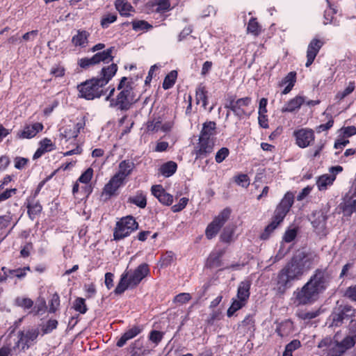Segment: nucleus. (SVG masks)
<instances>
[{
    "label": "nucleus",
    "instance_id": "f257e3e1",
    "mask_svg": "<svg viewBox=\"0 0 356 356\" xmlns=\"http://www.w3.org/2000/svg\"><path fill=\"white\" fill-rule=\"evenodd\" d=\"M318 262L317 255L312 252L297 251L291 261L280 271L277 275L279 291L284 293L291 287V282L298 280L303 274Z\"/></svg>",
    "mask_w": 356,
    "mask_h": 356
},
{
    "label": "nucleus",
    "instance_id": "f03ea898",
    "mask_svg": "<svg viewBox=\"0 0 356 356\" xmlns=\"http://www.w3.org/2000/svg\"><path fill=\"white\" fill-rule=\"evenodd\" d=\"M332 279L327 268H317L305 285L294 293L298 305H309L316 301L328 287Z\"/></svg>",
    "mask_w": 356,
    "mask_h": 356
},
{
    "label": "nucleus",
    "instance_id": "7ed1b4c3",
    "mask_svg": "<svg viewBox=\"0 0 356 356\" xmlns=\"http://www.w3.org/2000/svg\"><path fill=\"white\" fill-rule=\"evenodd\" d=\"M127 77H122L117 87L120 90L116 98L111 99L115 88H112L106 100L110 101L111 107H117L120 111H128L138 99L136 97L131 83L127 82Z\"/></svg>",
    "mask_w": 356,
    "mask_h": 356
},
{
    "label": "nucleus",
    "instance_id": "20e7f679",
    "mask_svg": "<svg viewBox=\"0 0 356 356\" xmlns=\"http://www.w3.org/2000/svg\"><path fill=\"white\" fill-rule=\"evenodd\" d=\"M293 202V194L291 192H287L280 203L277 206L271 222L266 227L264 233L261 235L262 239L268 238L270 234L283 221L292 207Z\"/></svg>",
    "mask_w": 356,
    "mask_h": 356
},
{
    "label": "nucleus",
    "instance_id": "39448f33",
    "mask_svg": "<svg viewBox=\"0 0 356 356\" xmlns=\"http://www.w3.org/2000/svg\"><path fill=\"white\" fill-rule=\"evenodd\" d=\"M355 345V341L351 338H344L341 342L332 341L331 339L326 338L323 339L318 345L321 348H327V355L330 356H341L348 349Z\"/></svg>",
    "mask_w": 356,
    "mask_h": 356
},
{
    "label": "nucleus",
    "instance_id": "423d86ee",
    "mask_svg": "<svg viewBox=\"0 0 356 356\" xmlns=\"http://www.w3.org/2000/svg\"><path fill=\"white\" fill-rule=\"evenodd\" d=\"M103 86L97 78H94L79 85L78 90L81 97L90 100L102 96Z\"/></svg>",
    "mask_w": 356,
    "mask_h": 356
},
{
    "label": "nucleus",
    "instance_id": "0eeeda50",
    "mask_svg": "<svg viewBox=\"0 0 356 356\" xmlns=\"http://www.w3.org/2000/svg\"><path fill=\"white\" fill-rule=\"evenodd\" d=\"M138 222L132 216L122 218L116 224L114 231V239L120 240L129 235L133 231L138 229Z\"/></svg>",
    "mask_w": 356,
    "mask_h": 356
},
{
    "label": "nucleus",
    "instance_id": "6e6552de",
    "mask_svg": "<svg viewBox=\"0 0 356 356\" xmlns=\"http://www.w3.org/2000/svg\"><path fill=\"white\" fill-rule=\"evenodd\" d=\"M356 314V309L348 305H340L337 307L332 314V326H341L344 320L353 319Z\"/></svg>",
    "mask_w": 356,
    "mask_h": 356
},
{
    "label": "nucleus",
    "instance_id": "1a4fd4ad",
    "mask_svg": "<svg viewBox=\"0 0 356 356\" xmlns=\"http://www.w3.org/2000/svg\"><path fill=\"white\" fill-rule=\"evenodd\" d=\"M230 213L231 210L229 209H223L207 226L205 234L208 239H211L218 234L220 229L229 218Z\"/></svg>",
    "mask_w": 356,
    "mask_h": 356
},
{
    "label": "nucleus",
    "instance_id": "9d476101",
    "mask_svg": "<svg viewBox=\"0 0 356 356\" xmlns=\"http://www.w3.org/2000/svg\"><path fill=\"white\" fill-rule=\"evenodd\" d=\"M38 330L35 328L18 332V341L15 346L18 348H21L22 350L29 348L32 342L38 337Z\"/></svg>",
    "mask_w": 356,
    "mask_h": 356
},
{
    "label": "nucleus",
    "instance_id": "9b49d317",
    "mask_svg": "<svg viewBox=\"0 0 356 356\" xmlns=\"http://www.w3.org/2000/svg\"><path fill=\"white\" fill-rule=\"evenodd\" d=\"M293 135L296 137V143L300 147L309 146L314 140V134L312 130L302 129L294 131Z\"/></svg>",
    "mask_w": 356,
    "mask_h": 356
},
{
    "label": "nucleus",
    "instance_id": "f8f14e48",
    "mask_svg": "<svg viewBox=\"0 0 356 356\" xmlns=\"http://www.w3.org/2000/svg\"><path fill=\"white\" fill-rule=\"evenodd\" d=\"M327 216L323 211H316L312 214L311 222L316 232L324 234Z\"/></svg>",
    "mask_w": 356,
    "mask_h": 356
},
{
    "label": "nucleus",
    "instance_id": "ddd939ff",
    "mask_svg": "<svg viewBox=\"0 0 356 356\" xmlns=\"http://www.w3.org/2000/svg\"><path fill=\"white\" fill-rule=\"evenodd\" d=\"M149 273V269L147 264L139 265L130 275H128L129 284L136 287Z\"/></svg>",
    "mask_w": 356,
    "mask_h": 356
},
{
    "label": "nucleus",
    "instance_id": "4468645a",
    "mask_svg": "<svg viewBox=\"0 0 356 356\" xmlns=\"http://www.w3.org/2000/svg\"><path fill=\"white\" fill-rule=\"evenodd\" d=\"M323 42L318 39H313L308 45L307 51V63L306 67H309L314 62L319 50L322 47Z\"/></svg>",
    "mask_w": 356,
    "mask_h": 356
},
{
    "label": "nucleus",
    "instance_id": "2eb2a0df",
    "mask_svg": "<svg viewBox=\"0 0 356 356\" xmlns=\"http://www.w3.org/2000/svg\"><path fill=\"white\" fill-rule=\"evenodd\" d=\"M214 147L213 138H199L197 149L196 150L197 158L201 156H207L211 153Z\"/></svg>",
    "mask_w": 356,
    "mask_h": 356
},
{
    "label": "nucleus",
    "instance_id": "dca6fc26",
    "mask_svg": "<svg viewBox=\"0 0 356 356\" xmlns=\"http://www.w3.org/2000/svg\"><path fill=\"white\" fill-rule=\"evenodd\" d=\"M43 129L42 124L36 122L33 124L26 125L24 129L17 133L19 138H31Z\"/></svg>",
    "mask_w": 356,
    "mask_h": 356
},
{
    "label": "nucleus",
    "instance_id": "f3484780",
    "mask_svg": "<svg viewBox=\"0 0 356 356\" xmlns=\"http://www.w3.org/2000/svg\"><path fill=\"white\" fill-rule=\"evenodd\" d=\"M152 194L160 202L165 205H170L173 201V197L167 193L161 185H155L152 187Z\"/></svg>",
    "mask_w": 356,
    "mask_h": 356
},
{
    "label": "nucleus",
    "instance_id": "a211bd4d",
    "mask_svg": "<svg viewBox=\"0 0 356 356\" xmlns=\"http://www.w3.org/2000/svg\"><path fill=\"white\" fill-rule=\"evenodd\" d=\"M118 70V66L115 63H112L111 65L103 67L102 70L100 78H97L99 80L100 85H106L111 78L115 74Z\"/></svg>",
    "mask_w": 356,
    "mask_h": 356
},
{
    "label": "nucleus",
    "instance_id": "6ab92c4d",
    "mask_svg": "<svg viewBox=\"0 0 356 356\" xmlns=\"http://www.w3.org/2000/svg\"><path fill=\"white\" fill-rule=\"evenodd\" d=\"M90 33L85 30H79L77 34L72 38V42L75 47H85L88 43Z\"/></svg>",
    "mask_w": 356,
    "mask_h": 356
},
{
    "label": "nucleus",
    "instance_id": "aec40b11",
    "mask_svg": "<svg viewBox=\"0 0 356 356\" xmlns=\"http://www.w3.org/2000/svg\"><path fill=\"white\" fill-rule=\"evenodd\" d=\"M304 102L305 98L303 97L296 96L288 102V103L282 108V112H293L295 110L300 108Z\"/></svg>",
    "mask_w": 356,
    "mask_h": 356
},
{
    "label": "nucleus",
    "instance_id": "412c9836",
    "mask_svg": "<svg viewBox=\"0 0 356 356\" xmlns=\"http://www.w3.org/2000/svg\"><path fill=\"white\" fill-rule=\"evenodd\" d=\"M216 134V124L213 121L206 122L203 124L200 137L213 138Z\"/></svg>",
    "mask_w": 356,
    "mask_h": 356
},
{
    "label": "nucleus",
    "instance_id": "4be33fe9",
    "mask_svg": "<svg viewBox=\"0 0 356 356\" xmlns=\"http://www.w3.org/2000/svg\"><path fill=\"white\" fill-rule=\"evenodd\" d=\"M141 332V329L137 326H134L125 332L120 339L118 341L116 345L118 347H122L127 341L133 339Z\"/></svg>",
    "mask_w": 356,
    "mask_h": 356
},
{
    "label": "nucleus",
    "instance_id": "5701e85b",
    "mask_svg": "<svg viewBox=\"0 0 356 356\" xmlns=\"http://www.w3.org/2000/svg\"><path fill=\"white\" fill-rule=\"evenodd\" d=\"M113 47H111L107 49L105 51L102 52H98L95 54L92 58L95 63V64H98L100 62H104L105 63H108L113 60V56H112Z\"/></svg>",
    "mask_w": 356,
    "mask_h": 356
},
{
    "label": "nucleus",
    "instance_id": "b1692460",
    "mask_svg": "<svg viewBox=\"0 0 356 356\" xmlns=\"http://www.w3.org/2000/svg\"><path fill=\"white\" fill-rule=\"evenodd\" d=\"M296 81V73L295 72H289L280 83V86L287 84L286 87L282 92V95L288 94L293 88Z\"/></svg>",
    "mask_w": 356,
    "mask_h": 356
},
{
    "label": "nucleus",
    "instance_id": "393cba45",
    "mask_svg": "<svg viewBox=\"0 0 356 356\" xmlns=\"http://www.w3.org/2000/svg\"><path fill=\"white\" fill-rule=\"evenodd\" d=\"M251 282L249 280L241 282L238 286L237 297L242 301H246L250 296V289Z\"/></svg>",
    "mask_w": 356,
    "mask_h": 356
},
{
    "label": "nucleus",
    "instance_id": "a878e982",
    "mask_svg": "<svg viewBox=\"0 0 356 356\" xmlns=\"http://www.w3.org/2000/svg\"><path fill=\"white\" fill-rule=\"evenodd\" d=\"M134 166L135 165L132 161H122L119 164V171L117 173L125 179L131 173Z\"/></svg>",
    "mask_w": 356,
    "mask_h": 356
},
{
    "label": "nucleus",
    "instance_id": "bb28decb",
    "mask_svg": "<svg viewBox=\"0 0 356 356\" xmlns=\"http://www.w3.org/2000/svg\"><path fill=\"white\" fill-rule=\"evenodd\" d=\"M116 9L120 12L121 15H129V11H134L132 6L126 0H116L115 3Z\"/></svg>",
    "mask_w": 356,
    "mask_h": 356
},
{
    "label": "nucleus",
    "instance_id": "cd10ccee",
    "mask_svg": "<svg viewBox=\"0 0 356 356\" xmlns=\"http://www.w3.org/2000/svg\"><path fill=\"white\" fill-rule=\"evenodd\" d=\"M128 288H134V286L129 284L128 273H127L122 275L120 281L115 289V293L116 294H122Z\"/></svg>",
    "mask_w": 356,
    "mask_h": 356
},
{
    "label": "nucleus",
    "instance_id": "c85d7f7f",
    "mask_svg": "<svg viewBox=\"0 0 356 356\" xmlns=\"http://www.w3.org/2000/svg\"><path fill=\"white\" fill-rule=\"evenodd\" d=\"M335 179L334 175H323L318 177L316 184L320 191L325 190Z\"/></svg>",
    "mask_w": 356,
    "mask_h": 356
},
{
    "label": "nucleus",
    "instance_id": "c756f323",
    "mask_svg": "<svg viewBox=\"0 0 356 356\" xmlns=\"http://www.w3.org/2000/svg\"><path fill=\"white\" fill-rule=\"evenodd\" d=\"M177 167L175 162L168 161L161 166L160 172L165 177H170L175 172Z\"/></svg>",
    "mask_w": 356,
    "mask_h": 356
},
{
    "label": "nucleus",
    "instance_id": "7c9ffc66",
    "mask_svg": "<svg viewBox=\"0 0 356 356\" xmlns=\"http://www.w3.org/2000/svg\"><path fill=\"white\" fill-rule=\"evenodd\" d=\"M60 138L67 142L70 138H76L77 137L75 131L72 129L71 126H66L60 129Z\"/></svg>",
    "mask_w": 356,
    "mask_h": 356
},
{
    "label": "nucleus",
    "instance_id": "2f4dec72",
    "mask_svg": "<svg viewBox=\"0 0 356 356\" xmlns=\"http://www.w3.org/2000/svg\"><path fill=\"white\" fill-rule=\"evenodd\" d=\"M128 201L142 209L147 205L146 197L142 193H138L136 195L130 197Z\"/></svg>",
    "mask_w": 356,
    "mask_h": 356
},
{
    "label": "nucleus",
    "instance_id": "473e14b6",
    "mask_svg": "<svg viewBox=\"0 0 356 356\" xmlns=\"http://www.w3.org/2000/svg\"><path fill=\"white\" fill-rule=\"evenodd\" d=\"M176 259L175 254L172 251H168L163 254L161 259V267H167L171 265Z\"/></svg>",
    "mask_w": 356,
    "mask_h": 356
},
{
    "label": "nucleus",
    "instance_id": "72a5a7b5",
    "mask_svg": "<svg viewBox=\"0 0 356 356\" xmlns=\"http://www.w3.org/2000/svg\"><path fill=\"white\" fill-rule=\"evenodd\" d=\"M344 216H350L356 211V200H348L346 201L342 207Z\"/></svg>",
    "mask_w": 356,
    "mask_h": 356
},
{
    "label": "nucleus",
    "instance_id": "f704fd0d",
    "mask_svg": "<svg viewBox=\"0 0 356 356\" xmlns=\"http://www.w3.org/2000/svg\"><path fill=\"white\" fill-rule=\"evenodd\" d=\"M177 76V72L175 70L171 71L164 79L163 83V88L165 90H168L172 87L175 83V80Z\"/></svg>",
    "mask_w": 356,
    "mask_h": 356
},
{
    "label": "nucleus",
    "instance_id": "c9c22d12",
    "mask_svg": "<svg viewBox=\"0 0 356 356\" xmlns=\"http://www.w3.org/2000/svg\"><path fill=\"white\" fill-rule=\"evenodd\" d=\"M15 304L24 309H29L33 306V301L29 298L17 297L15 300Z\"/></svg>",
    "mask_w": 356,
    "mask_h": 356
},
{
    "label": "nucleus",
    "instance_id": "e433bc0d",
    "mask_svg": "<svg viewBox=\"0 0 356 356\" xmlns=\"http://www.w3.org/2000/svg\"><path fill=\"white\" fill-rule=\"evenodd\" d=\"M220 254H211L207 259V266L213 268H218L221 266Z\"/></svg>",
    "mask_w": 356,
    "mask_h": 356
},
{
    "label": "nucleus",
    "instance_id": "4c0bfd02",
    "mask_svg": "<svg viewBox=\"0 0 356 356\" xmlns=\"http://www.w3.org/2000/svg\"><path fill=\"white\" fill-rule=\"evenodd\" d=\"M225 108H229L238 117H242L244 115H246V112L243 109H238L236 101H234V99L229 100V103L225 105Z\"/></svg>",
    "mask_w": 356,
    "mask_h": 356
},
{
    "label": "nucleus",
    "instance_id": "58836bf2",
    "mask_svg": "<svg viewBox=\"0 0 356 356\" xmlns=\"http://www.w3.org/2000/svg\"><path fill=\"white\" fill-rule=\"evenodd\" d=\"M132 28L135 31L149 30L152 26L145 20H137L132 22Z\"/></svg>",
    "mask_w": 356,
    "mask_h": 356
},
{
    "label": "nucleus",
    "instance_id": "ea45409f",
    "mask_svg": "<svg viewBox=\"0 0 356 356\" xmlns=\"http://www.w3.org/2000/svg\"><path fill=\"white\" fill-rule=\"evenodd\" d=\"M354 90H355V83H354V82H350L348 86L346 88L345 90H343V91H339V92H337V94L336 95L335 98L337 99H338L339 101H341L343 99H344L346 97H347L348 95L352 93Z\"/></svg>",
    "mask_w": 356,
    "mask_h": 356
},
{
    "label": "nucleus",
    "instance_id": "a19ab883",
    "mask_svg": "<svg viewBox=\"0 0 356 356\" xmlns=\"http://www.w3.org/2000/svg\"><path fill=\"white\" fill-rule=\"evenodd\" d=\"M196 99L197 103L202 102V106L206 108L207 104V91L204 87H199L196 91Z\"/></svg>",
    "mask_w": 356,
    "mask_h": 356
},
{
    "label": "nucleus",
    "instance_id": "79ce46f5",
    "mask_svg": "<svg viewBox=\"0 0 356 356\" xmlns=\"http://www.w3.org/2000/svg\"><path fill=\"white\" fill-rule=\"evenodd\" d=\"M60 306V297L57 293L52 295L49 302V312H56Z\"/></svg>",
    "mask_w": 356,
    "mask_h": 356
},
{
    "label": "nucleus",
    "instance_id": "37998d69",
    "mask_svg": "<svg viewBox=\"0 0 356 356\" xmlns=\"http://www.w3.org/2000/svg\"><path fill=\"white\" fill-rule=\"evenodd\" d=\"M117 19V15L113 14L104 15L101 19V26L103 29L108 27L109 24L115 22Z\"/></svg>",
    "mask_w": 356,
    "mask_h": 356
},
{
    "label": "nucleus",
    "instance_id": "c03bdc74",
    "mask_svg": "<svg viewBox=\"0 0 356 356\" xmlns=\"http://www.w3.org/2000/svg\"><path fill=\"white\" fill-rule=\"evenodd\" d=\"M73 307L81 314H85L87 311L85 300L82 298H78L75 300Z\"/></svg>",
    "mask_w": 356,
    "mask_h": 356
},
{
    "label": "nucleus",
    "instance_id": "a18cd8bd",
    "mask_svg": "<svg viewBox=\"0 0 356 356\" xmlns=\"http://www.w3.org/2000/svg\"><path fill=\"white\" fill-rule=\"evenodd\" d=\"M233 234L234 228L231 226H227L223 229L220 238L222 241L228 243L231 241Z\"/></svg>",
    "mask_w": 356,
    "mask_h": 356
},
{
    "label": "nucleus",
    "instance_id": "49530a36",
    "mask_svg": "<svg viewBox=\"0 0 356 356\" xmlns=\"http://www.w3.org/2000/svg\"><path fill=\"white\" fill-rule=\"evenodd\" d=\"M349 335L346 338H351L356 343V319H351L348 325Z\"/></svg>",
    "mask_w": 356,
    "mask_h": 356
},
{
    "label": "nucleus",
    "instance_id": "de8ad7c7",
    "mask_svg": "<svg viewBox=\"0 0 356 356\" xmlns=\"http://www.w3.org/2000/svg\"><path fill=\"white\" fill-rule=\"evenodd\" d=\"M161 122L160 118L154 119L152 121L148 122L147 129L149 131L158 132L161 130Z\"/></svg>",
    "mask_w": 356,
    "mask_h": 356
},
{
    "label": "nucleus",
    "instance_id": "09e8293b",
    "mask_svg": "<svg viewBox=\"0 0 356 356\" xmlns=\"http://www.w3.org/2000/svg\"><path fill=\"white\" fill-rule=\"evenodd\" d=\"M229 151L227 147L220 148L216 154V161L218 163L222 162L229 155Z\"/></svg>",
    "mask_w": 356,
    "mask_h": 356
},
{
    "label": "nucleus",
    "instance_id": "8fccbe9b",
    "mask_svg": "<svg viewBox=\"0 0 356 356\" xmlns=\"http://www.w3.org/2000/svg\"><path fill=\"white\" fill-rule=\"evenodd\" d=\"M191 299V296L188 293H181L177 295L173 301L175 303L184 304Z\"/></svg>",
    "mask_w": 356,
    "mask_h": 356
},
{
    "label": "nucleus",
    "instance_id": "3c124183",
    "mask_svg": "<svg viewBox=\"0 0 356 356\" xmlns=\"http://www.w3.org/2000/svg\"><path fill=\"white\" fill-rule=\"evenodd\" d=\"M78 64L81 68L83 69H87L90 66L96 65L92 57L81 58L79 60Z\"/></svg>",
    "mask_w": 356,
    "mask_h": 356
},
{
    "label": "nucleus",
    "instance_id": "603ef678",
    "mask_svg": "<svg viewBox=\"0 0 356 356\" xmlns=\"http://www.w3.org/2000/svg\"><path fill=\"white\" fill-rule=\"evenodd\" d=\"M169 8V0H158L157 8H156V11L157 13H163L168 10Z\"/></svg>",
    "mask_w": 356,
    "mask_h": 356
},
{
    "label": "nucleus",
    "instance_id": "864d4df0",
    "mask_svg": "<svg viewBox=\"0 0 356 356\" xmlns=\"http://www.w3.org/2000/svg\"><path fill=\"white\" fill-rule=\"evenodd\" d=\"M93 170L92 168H88L79 178V181L81 183H88L92 177Z\"/></svg>",
    "mask_w": 356,
    "mask_h": 356
},
{
    "label": "nucleus",
    "instance_id": "5fc2aeb1",
    "mask_svg": "<svg viewBox=\"0 0 356 356\" xmlns=\"http://www.w3.org/2000/svg\"><path fill=\"white\" fill-rule=\"evenodd\" d=\"M248 31L254 35L259 33V24L255 18H252L248 25Z\"/></svg>",
    "mask_w": 356,
    "mask_h": 356
},
{
    "label": "nucleus",
    "instance_id": "6e6d98bb",
    "mask_svg": "<svg viewBox=\"0 0 356 356\" xmlns=\"http://www.w3.org/2000/svg\"><path fill=\"white\" fill-rule=\"evenodd\" d=\"M188 202V199L186 197H182L180 199L179 202L177 204H175L172 207V210L173 212H179L184 209L187 203Z\"/></svg>",
    "mask_w": 356,
    "mask_h": 356
},
{
    "label": "nucleus",
    "instance_id": "4d7b16f0",
    "mask_svg": "<svg viewBox=\"0 0 356 356\" xmlns=\"http://www.w3.org/2000/svg\"><path fill=\"white\" fill-rule=\"evenodd\" d=\"M235 181L238 185H241L243 187H247L249 185L248 177L245 174H241L236 177Z\"/></svg>",
    "mask_w": 356,
    "mask_h": 356
},
{
    "label": "nucleus",
    "instance_id": "13d9d810",
    "mask_svg": "<svg viewBox=\"0 0 356 356\" xmlns=\"http://www.w3.org/2000/svg\"><path fill=\"white\" fill-rule=\"evenodd\" d=\"M297 235V231L295 229L287 230L284 236V240L286 243H290L294 240Z\"/></svg>",
    "mask_w": 356,
    "mask_h": 356
},
{
    "label": "nucleus",
    "instance_id": "bf43d9fd",
    "mask_svg": "<svg viewBox=\"0 0 356 356\" xmlns=\"http://www.w3.org/2000/svg\"><path fill=\"white\" fill-rule=\"evenodd\" d=\"M300 346V341L298 339H294L286 346L285 350H286L287 352L292 353L293 350L299 348Z\"/></svg>",
    "mask_w": 356,
    "mask_h": 356
},
{
    "label": "nucleus",
    "instance_id": "052dcab7",
    "mask_svg": "<svg viewBox=\"0 0 356 356\" xmlns=\"http://www.w3.org/2000/svg\"><path fill=\"white\" fill-rule=\"evenodd\" d=\"M163 335L162 333L159 331L153 330L151 332L149 335V339L156 343H159L162 339Z\"/></svg>",
    "mask_w": 356,
    "mask_h": 356
},
{
    "label": "nucleus",
    "instance_id": "680f3d73",
    "mask_svg": "<svg viewBox=\"0 0 356 356\" xmlns=\"http://www.w3.org/2000/svg\"><path fill=\"white\" fill-rule=\"evenodd\" d=\"M345 296L353 301H356V285L347 289Z\"/></svg>",
    "mask_w": 356,
    "mask_h": 356
},
{
    "label": "nucleus",
    "instance_id": "e2e57ef3",
    "mask_svg": "<svg viewBox=\"0 0 356 356\" xmlns=\"http://www.w3.org/2000/svg\"><path fill=\"white\" fill-rule=\"evenodd\" d=\"M118 189V188H117V187L115 186L111 181H109L104 186V192L107 195H111L114 194Z\"/></svg>",
    "mask_w": 356,
    "mask_h": 356
},
{
    "label": "nucleus",
    "instance_id": "0e129e2a",
    "mask_svg": "<svg viewBox=\"0 0 356 356\" xmlns=\"http://www.w3.org/2000/svg\"><path fill=\"white\" fill-rule=\"evenodd\" d=\"M40 147L43 148L45 152H48L53 149L54 145L50 139L46 138L40 142Z\"/></svg>",
    "mask_w": 356,
    "mask_h": 356
},
{
    "label": "nucleus",
    "instance_id": "69168bd1",
    "mask_svg": "<svg viewBox=\"0 0 356 356\" xmlns=\"http://www.w3.org/2000/svg\"><path fill=\"white\" fill-rule=\"evenodd\" d=\"M125 179L124 178H122V177L120 176V175H118V173H116L111 179V181L113 184V185L117 187V188H118L123 183L124 180Z\"/></svg>",
    "mask_w": 356,
    "mask_h": 356
},
{
    "label": "nucleus",
    "instance_id": "338daca9",
    "mask_svg": "<svg viewBox=\"0 0 356 356\" xmlns=\"http://www.w3.org/2000/svg\"><path fill=\"white\" fill-rule=\"evenodd\" d=\"M125 179L124 178H122V177L120 176V175H118V173H116L111 179V181L113 184V185L117 187V188H118L123 183L124 180Z\"/></svg>",
    "mask_w": 356,
    "mask_h": 356
},
{
    "label": "nucleus",
    "instance_id": "774afa93",
    "mask_svg": "<svg viewBox=\"0 0 356 356\" xmlns=\"http://www.w3.org/2000/svg\"><path fill=\"white\" fill-rule=\"evenodd\" d=\"M125 179L124 178H122V177L120 176V175H118V173H116L111 179V181L113 184V185L117 187V188H118L123 183L124 180Z\"/></svg>",
    "mask_w": 356,
    "mask_h": 356
}]
</instances>
